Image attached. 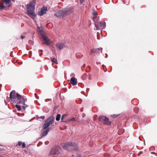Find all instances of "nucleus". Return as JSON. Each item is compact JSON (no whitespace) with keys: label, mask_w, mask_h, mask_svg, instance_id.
Instances as JSON below:
<instances>
[{"label":"nucleus","mask_w":157,"mask_h":157,"mask_svg":"<svg viewBox=\"0 0 157 157\" xmlns=\"http://www.w3.org/2000/svg\"><path fill=\"white\" fill-rule=\"evenodd\" d=\"M10 98L11 100L12 103L22 104L25 105V98L24 97L21 96L18 94H16L14 90L12 91L10 94Z\"/></svg>","instance_id":"f257e3e1"},{"label":"nucleus","mask_w":157,"mask_h":157,"mask_svg":"<svg viewBox=\"0 0 157 157\" xmlns=\"http://www.w3.org/2000/svg\"><path fill=\"white\" fill-rule=\"evenodd\" d=\"M35 4L36 1L34 0L27 5L28 14L33 20H35L36 18V16L34 12Z\"/></svg>","instance_id":"f03ea898"},{"label":"nucleus","mask_w":157,"mask_h":157,"mask_svg":"<svg viewBox=\"0 0 157 157\" xmlns=\"http://www.w3.org/2000/svg\"><path fill=\"white\" fill-rule=\"evenodd\" d=\"M61 146L65 150L73 149L74 150H76L78 149L77 144L74 143H63L62 144Z\"/></svg>","instance_id":"7ed1b4c3"},{"label":"nucleus","mask_w":157,"mask_h":157,"mask_svg":"<svg viewBox=\"0 0 157 157\" xmlns=\"http://www.w3.org/2000/svg\"><path fill=\"white\" fill-rule=\"evenodd\" d=\"M54 117L53 116H51L48 119L45 121L44 124L43 128L44 129H46L51 124H52L54 121Z\"/></svg>","instance_id":"20e7f679"},{"label":"nucleus","mask_w":157,"mask_h":157,"mask_svg":"<svg viewBox=\"0 0 157 157\" xmlns=\"http://www.w3.org/2000/svg\"><path fill=\"white\" fill-rule=\"evenodd\" d=\"M61 148L59 146H56L53 147L51 150L49 154L50 155L59 154L60 153Z\"/></svg>","instance_id":"39448f33"},{"label":"nucleus","mask_w":157,"mask_h":157,"mask_svg":"<svg viewBox=\"0 0 157 157\" xmlns=\"http://www.w3.org/2000/svg\"><path fill=\"white\" fill-rule=\"evenodd\" d=\"M63 13V15L64 17H66L67 16L71 14L74 11V9L72 7H68L62 9Z\"/></svg>","instance_id":"423d86ee"},{"label":"nucleus","mask_w":157,"mask_h":157,"mask_svg":"<svg viewBox=\"0 0 157 157\" xmlns=\"http://www.w3.org/2000/svg\"><path fill=\"white\" fill-rule=\"evenodd\" d=\"M95 26L96 28L97 29H103L105 28L106 26V23L105 21L101 22L99 21L98 22V24L97 25L95 22Z\"/></svg>","instance_id":"0eeeda50"},{"label":"nucleus","mask_w":157,"mask_h":157,"mask_svg":"<svg viewBox=\"0 0 157 157\" xmlns=\"http://www.w3.org/2000/svg\"><path fill=\"white\" fill-rule=\"evenodd\" d=\"M99 121H103V123L106 125H109L110 124L111 122L109 121L108 118L104 116H99L98 118Z\"/></svg>","instance_id":"6e6552de"},{"label":"nucleus","mask_w":157,"mask_h":157,"mask_svg":"<svg viewBox=\"0 0 157 157\" xmlns=\"http://www.w3.org/2000/svg\"><path fill=\"white\" fill-rule=\"evenodd\" d=\"M42 37L44 42V43L49 45L51 43V41L44 33L42 34Z\"/></svg>","instance_id":"1a4fd4ad"},{"label":"nucleus","mask_w":157,"mask_h":157,"mask_svg":"<svg viewBox=\"0 0 157 157\" xmlns=\"http://www.w3.org/2000/svg\"><path fill=\"white\" fill-rule=\"evenodd\" d=\"M63 13V10H59L56 12L55 14V16L58 18L63 17H64Z\"/></svg>","instance_id":"9d476101"},{"label":"nucleus","mask_w":157,"mask_h":157,"mask_svg":"<svg viewBox=\"0 0 157 157\" xmlns=\"http://www.w3.org/2000/svg\"><path fill=\"white\" fill-rule=\"evenodd\" d=\"M102 48H97L96 49H93L91 50V52L90 53V55L91 54V53H94L96 54L97 55H98L100 53V52H102Z\"/></svg>","instance_id":"9b49d317"},{"label":"nucleus","mask_w":157,"mask_h":157,"mask_svg":"<svg viewBox=\"0 0 157 157\" xmlns=\"http://www.w3.org/2000/svg\"><path fill=\"white\" fill-rule=\"evenodd\" d=\"M70 82L73 85L75 86L77 84V80L75 77H72L70 80Z\"/></svg>","instance_id":"f8f14e48"},{"label":"nucleus","mask_w":157,"mask_h":157,"mask_svg":"<svg viewBox=\"0 0 157 157\" xmlns=\"http://www.w3.org/2000/svg\"><path fill=\"white\" fill-rule=\"evenodd\" d=\"M47 9L45 7L42 8L40 11L39 12V15L40 16H42L46 13Z\"/></svg>","instance_id":"ddd939ff"},{"label":"nucleus","mask_w":157,"mask_h":157,"mask_svg":"<svg viewBox=\"0 0 157 157\" xmlns=\"http://www.w3.org/2000/svg\"><path fill=\"white\" fill-rule=\"evenodd\" d=\"M56 46L59 49H61L64 47V45L62 43H58L57 44Z\"/></svg>","instance_id":"4468645a"},{"label":"nucleus","mask_w":157,"mask_h":157,"mask_svg":"<svg viewBox=\"0 0 157 157\" xmlns=\"http://www.w3.org/2000/svg\"><path fill=\"white\" fill-rule=\"evenodd\" d=\"M49 131V129L48 128L46 131H44L42 133V137L44 136H46Z\"/></svg>","instance_id":"2eb2a0df"},{"label":"nucleus","mask_w":157,"mask_h":157,"mask_svg":"<svg viewBox=\"0 0 157 157\" xmlns=\"http://www.w3.org/2000/svg\"><path fill=\"white\" fill-rule=\"evenodd\" d=\"M11 0H2V1L5 5H7L8 4H9Z\"/></svg>","instance_id":"dca6fc26"},{"label":"nucleus","mask_w":157,"mask_h":157,"mask_svg":"<svg viewBox=\"0 0 157 157\" xmlns=\"http://www.w3.org/2000/svg\"><path fill=\"white\" fill-rule=\"evenodd\" d=\"M37 30L38 32H41V35H42V34L44 33V32H42V27H38Z\"/></svg>","instance_id":"f3484780"},{"label":"nucleus","mask_w":157,"mask_h":157,"mask_svg":"<svg viewBox=\"0 0 157 157\" xmlns=\"http://www.w3.org/2000/svg\"><path fill=\"white\" fill-rule=\"evenodd\" d=\"M52 61L53 63L57 64L58 63L57 59L55 58L52 59Z\"/></svg>","instance_id":"a211bd4d"},{"label":"nucleus","mask_w":157,"mask_h":157,"mask_svg":"<svg viewBox=\"0 0 157 157\" xmlns=\"http://www.w3.org/2000/svg\"><path fill=\"white\" fill-rule=\"evenodd\" d=\"M6 6H4V3H3L2 5L0 4V10L3 9Z\"/></svg>","instance_id":"6ab92c4d"},{"label":"nucleus","mask_w":157,"mask_h":157,"mask_svg":"<svg viewBox=\"0 0 157 157\" xmlns=\"http://www.w3.org/2000/svg\"><path fill=\"white\" fill-rule=\"evenodd\" d=\"M60 116H60V114H58L56 116V120L57 121H59V120L60 117Z\"/></svg>","instance_id":"aec40b11"},{"label":"nucleus","mask_w":157,"mask_h":157,"mask_svg":"<svg viewBox=\"0 0 157 157\" xmlns=\"http://www.w3.org/2000/svg\"><path fill=\"white\" fill-rule=\"evenodd\" d=\"M15 107L17 108L18 111H20L21 110V108L19 105H15Z\"/></svg>","instance_id":"412c9836"},{"label":"nucleus","mask_w":157,"mask_h":157,"mask_svg":"<svg viewBox=\"0 0 157 157\" xmlns=\"http://www.w3.org/2000/svg\"><path fill=\"white\" fill-rule=\"evenodd\" d=\"M29 43L31 44V45H33V42L32 40H29Z\"/></svg>","instance_id":"4be33fe9"},{"label":"nucleus","mask_w":157,"mask_h":157,"mask_svg":"<svg viewBox=\"0 0 157 157\" xmlns=\"http://www.w3.org/2000/svg\"><path fill=\"white\" fill-rule=\"evenodd\" d=\"M22 147L23 148H24L25 147V143H23L22 144Z\"/></svg>","instance_id":"5701e85b"},{"label":"nucleus","mask_w":157,"mask_h":157,"mask_svg":"<svg viewBox=\"0 0 157 157\" xmlns=\"http://www.w3.org/2000/svg\"><path fill=\"white\" fill-rule=\"evenodd\" d=\"M75 121V118H72L70 120V121Z\"/></svg>","instance_id":"b1692460"},{"label":"nucleus","mask_w":157,"mask_h":157,"mask_svg":"<svg viewBox=\"0 0 157 157\" xmlns=\"http://www.w3.org/2000/svg\"><path fill=\"white\" fill-rule=\"evenodd\" d=\"M81 156L80 155H77L75 156H74V155H72L71 157H81Z\"/></svg>","instance_id":"393cba45"},{"label":"nucleus","mask_w":157,"mask_h":157,"mask_svg":"<svg viewBox=\"0 0 157 157\" xmlns=\"http://www.w3.org/2000/svg\"><path fill=\"white\" fill-rule=\"evenodd\" d=\"M66 116V115L64 114L62 116V118H61V121H62L63 119L64 118V117H65Z\"/></svg>","instance_id":"a878e982"},{"label":"nucleus","mask_w":157,"mask_h":157,"mask_svg":"<svg viewBox=\"0 0 157 157\" xmlns=\"http://www.w3.org/2000/svg\"><path fill=\"white\" fill-rule=\"evenodd\" d=\"M21 144H22V142H18V144L19 146H20L21 145Z\"/></svg>","instance_id":"bb28decb"},{"label":"nucleus","mask_w":157,"mask_h":157,"mask_svg":"<svg viewBox=\"0 0 157 157\" xmlns=\"http://www.w3.org/2000/svg\"><path fill=\"white\" fill-rule=\"evenodd\" d=\"M84 2V0H80V2L81 4L82 3Z\"/></svg>","instance_id":"cd10ccee"},{"label":"nucleus","mask_w":157,"mask_h":157,"mask_svg":"<svg viewBox=\"0 0 157 157\" xmlns=\"http://www.w3.org/2000/svg\"><path fill=\"white\" fill-rule=\"evenodd\" d=\"M97 13L96 12H94L93 13V15L94 16H96L97 15Z\"/></svg>","instance_id":"c85d7f7f"},{"label":"nucleus","mask_w":157,"mask_h":157,"mask_svg":"<svg viewBox=\"0 0 157 157\" xmlns=\"http://www.w3.org/2000/svg\"><path fill=\"white\" fill-rule=\"evenodd\" d=\"M45 118V117L44 116H42L40 117V118L41 119H44Z\"/></svg>","instance_id":"c756f323"},{"label":"nucleus","mask_w":157,"mask_h":157,"mask_svg":"<svg viewBox=\"0 0 157 157\" xmlns=\"http://www.w3.org/2000/svg\"><path fill=\"white\" fill-rule=\"evenodd\" d=\"M48 143H49L48 141H46V142H45V144H46V145H47V144H48Z\"/></svg>","instance_id":"7c9ffc66"},{"label":"nucleus","mask_w":157,"mask_h":157,"mask_svg":"<svg viewBox=\"0 0 157 157\" xmlns=\"http://www.w3.org/2000/svg\"><path fill=\"white\" fill-rule=\"evenodd\" d=\"M21 39H24L25 38V36H21Z\"/></svg>","instance_id":"2f4dec72"},{"label":"nucleus","mask_w":157,"mask_h":157,"mask_svg":"<svg viewBox=\"0 0 157 157\" xmlns=\"http://www.w3.org/2000/svg\"><path fill=\"white\" fill-rule=\"evenodd\" d=\"M22 107L23 109H24V110L25 109V106H22Z\"/></svg>","instance_id":"473e14b6"},{"label":"nucleus","mask_w":157,"mask_h":157,"mask_svg":"<svg viewBox=\"0 0 157 157\" xmlns=\"http://www.w3.org/2000/svg\"><path fill=\"white\" fill-rule=\"evenodd\" d=\"M97 64H98V63L97 62H96Z\"/></svg>","instance_id":"72a5a7b5"},{"label":"nucleus","mask_w":157,"mask_h":157,"mask_svg":"<svg viewBox=\"0 0 157 157\" xmlns=\"http://www.w3.org/2000/svg\"><path fill=\"white\" fill-rule=\"evenodd\" d=\"M86 122H88V120H87V121H86Z\"/></svg>","instance_id":"f704fd0d"},{"label":"nucleus","mask_w":157,"mask_h":157,"mask_svg":"<svg viewBox=\"0 0 157 157\" xmlns=\"http://www.w3.org/2000/svg\"><path fill=\"white\" fill-rule=\"evenodd\" d=\"M13 2H14L15 1L14 0H12Z\"/></svg>","instance_id":"c9c22d12"}]
</instances>
